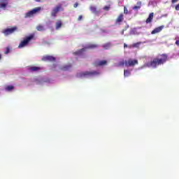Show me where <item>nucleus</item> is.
<instances>
[{
    "label": "nucleus",
    "instance_id": "f257e3e1",
    "mask_svg": "<svg viewBox=\"0 0 179 179\" xmlns=\"http://www.w3.org/2000/svg\"><path fill=\"white\" fill-rule=\"evenodd\" d=\"M169 61V55L167 54H162L155 57L150 62H148L144 64V66L148 68H157L160 65H164Z\"/></svg>",
    "mask_w": 179,
    "mask_h": 179
},
{
    "label": "nucleus",
    "instance_id": "f03ea898",
    "mask_svg": "<svg viewBox=\"0 0 179 179\" xmlns=\"http://www.w3.org/2000/svg\"><path fill=\"white\" fill-rule=\"evenodd\" d=\"M100 72L97 71H83L77 74L78 78H93V76H99Z\"/></svg>",
    "mask_w": 179,
    "mask_h": 179
},
{
    "label": "nucleus",
    "instance_id": "7ed1b4c3",
    "mask_svg": "<svg viewBox=\"0 0 179 179\" xmlns=\"http://www.w3.org/2000/svg\"><path fill=\"white\" fill-rule=\"evenodd\" d=\"M31 40H34V34H31L28 36H26L22 41L20 42L18 45V48H23L26 47L31 41Z\"/></svg>",
    "mask_w": 179,
    "mask_h": 179
},
{
    "label": "nucleus",
    "instance_id": "20e7f679",
    "mask_svg": "<svg viewBox=\"0 0 179 179\" xmlns=\"http://www.w3.org/2000/svg\"><path fill=\"white\" fill-rule=\"evenodd\" d=\"M64 7H62V4L59 3L55 7H54L51 11L52 17H57V15L59 12H63Z\"/></svg>",
    "mask_w": 179,
    "mask_h": 179
},
{
    "label": "nucleus",
    "instance_id": "39448f33",
    "mask_svg": "<svg viewBox=\"0 0 179 179\" xmlns=\"http://www.w3.org/2000/svg\"><path fill=\"white\" fill-rule=\"evenodd\" d=\"M40 10H41V7H36L32 9L31 10L28 11L25 14V18L33 17L36 15V13H38V12H40Z\"/></svg>",
    "mask_w": 179,
    "mask_h": 179
},
{
    "label": "nucleus",
    "instance_id": "423d86ee",
    "mask_svg": "<svg viewBox=\"0 0 179 179\" xmlns=\"http://www.w3.org/2000/svg\"><path fill=\"white\" fill-rule=\"evenodd\" d=\"M139 62H138V59H129L127 60L124 61V66H126L127 68L129 66L134 67L135 65H138Z\"/></svg>",
    "mask_w": 179,
    "mask_h": 179
},
{
    "label": "nucleus",
    "instance_id": "0eeeda50",
    "mask_svg": "<svg viewBox=\"0 0 179 179\" xmlns=\"http://www.w3.org/2000/svg\"><path fill=\"white\" fill-rule=\"evenodd\" d=\"M16 30H17V27H13L11 28L4 29L3 33L6 36H9L10 34H13Z\"/></svg>",
    "mask_w": 179,
    "mask_h": 179
},
{
    "label": "nucleus",
    "instance_id": "6e6552de",
    "mask_svg": "<svg viewBox=\"0 0 179 179\" xmlns=\"http://www.w3.org/2000/svg\"><path fill=\"white\" fill-rule=\"evenodd\" d=\"M57 60V59L55 57L52 56H50V55H46V56H43L42 57V61L45 62H55V61Z\"/></svg>",
    "mask_w": 179,
    "mask_h": 179
},
{
    "label": "nucleus",
    "instance_id": "1a4fd4ad",
    "mask_svg": "<svg viewBox=\"0 0 179 179\" xmlns=\"http://www.w3.org/2000/svg\"><path fill=\"white\" fill-rule=\"evenodd\" d=\"M124 22V13H120L115 21V24H121Z\"/></svg>",
    "mask_w": 179,
    "mask_h": 179
},
{
    "label": "nucleus",
    "instance_id": "9d476101",
    "mask_svg": "<svg viewBox=\"0 0 179 179\" xmlns=\"http://www.w3.org/2000/svg\"><path fill=\"white\" fill-rule=\"evenodd\" d=\"M94 66H103L104 65H107L106 60H101V61H96L94 63Z\"/></svg>",
    "mask_w": 179,
    "mask_h": 179
},
{
    "label": "nucleus",
    "instance_id": "9b49d317",
    "mask_svg": "<svg viewBox=\"0 0 179 179\" xmlns=\"http://www.w3.org/2000/svg\"><path fill=\"white\" fill-rule=\"evenodd\" d=\"M163 29H164V25L162 26H159L158 27H156L155 29H154L152 31H151V34H156L157 33H160V31H162V30H163Z\"/></svg>",
    "mask_w": 179,
    "mask_h": 179
},
{
    "label": "nucleus",
    "instance_id": "f8f14e48",
    "mask_svg": "<svg viewBox=\"0 0 179 179\" xmlns=\"http://www.w3.org/2000/svg\"><path fill=\"white\" fill-rule=\"evenodd\" d=\"M153 17H155V13H150L148 15V17L145 20V22L147 23V24L149 23H152L153 20Z\"/></svg>",
    "mask_w": 179,
    "mask_h": 179
},
{
    "label": "nucleus",
    "instance_id": "ddd939ff",
    "mask_svg": "<svg viewBox=\"0 0 179 179\" xmlns=\"http://www.w3.org/2000/svg\"><path fill=\"white\" fill-rule=\"evenodd\" d=\"M86 51V48H82L73 52L74 55H82Z\"/></svg>",
    "mask_w": 179,
    "mask_h": 179
},
{
    "label": "nucleus",
    "instance_id": "4468645a",
    "mask_svg": "<svg viewBox=\"0 0 179 179\" xmlns=\"http://www.w3.org/2000/svg\"><path fill=\"white\" fill-rule=\"evenodd\" d=\"M142 6V1H137V6H134L133 7V10H138V9H141Z\"/></svg>",
    "mask_w": 179,
    "mask_h": 179
},
{
    "label": "nucleus",
    "instance_id": "2eb2a0df",
    "mask_svg": "<svg viewBox=\"0 0 179 179\" xmlns=\"http://www.w3.org/2000/svg\"><path fill=\"white\" fill-rule=\"evenodd\" d=\"M1 2H4V3H0V9H5L6 8V6H8V0L7 1H3V0H1Z\"/></svg>",
    "mask_w": 179,
    "mask_h": 179
},
{
    "label": "nucleus",
    "instance_id": "dca6fc26",
    "mask_svg": "<svg viewBox=\"0 0 179 179\" xmlns=\"http://www.w3.org/2000/svg\"><path fill=\"white\" fill-rule=\"evenodd\" d=\"M72 68V64H68L61 68L62 71H69Z\"/></svg>",
    "mask_w": 179,
    "mask_h": 179
},
{
    "label": "nucleus",
    "instance_id": "f3484780",
    "mask_svg": "<svg viewBox=\"0 0 179 179\" xmlns=\"http://www.w3.org/2000/svg\"><path fill=\"white\" fill-rule=\"evenodd\" d=\"M40 69H41V68H40L38 66L29 67V71H31V72H37V71H40Z\"/></svg>",
    "mask_w": 179,
    "mask_h": 179
},
{
    "label": "nucleus",
    "instance_id": "a211bd4d",
    "mask_svg": "<svg viewBox=\"0 0 179 179\" xmlns=\"http://www.w3.org/2000/svg\"><path fill=\"white\" fill-rule=\"evenodd\" d=\"M62 27V22L61 20H59L56 22V30H58Z\"/></svg>",
    "mask_w": 179,
    "mask_h": 179
},
{
    "label": "nucleus",
    "instance_id": "6ab92c4d",
    "mask_svg": "<svg viewBox=\"0 0 179 179\" xmlns=\"http://www.w3.org/2000/svg\"><path fill=\"white\" fill-rule=\"evenodd\" d=\"M124 78H128V76H131V71L124 70Z\"/></svg>",
    "mask_w": 179,
    "mask_h": 179
},
{
    "label": "nucleus",
    "instance_id": "aec40b11",
    "mask_svg": "<svg viewBox=\"0 0 179 179\" xmlns=\"http://www.w3.org/2000/svg\"><path fill=\"white\" fill-rule=\"evenodd\" d=\"M90 9L92 13H99V10H97V8H96V6H91Z\"/></svg>",
    "mask_w": 179,
    "mask_h": 179
},
{
    "label": "nucleus",
    "instance_id": "412c9836",
    "mask_svg": "<svg viewBox=\"0 0 179 179\" xmlns=\"http://www.w3.org/2000/svg\"><path fill=\"white\" fill-rule=\"evenodd\" d=\"M97 47H99L98 45H96V44H89L86 48H88V49H93V48H97Z\"/></svg>",
    "mask_w": 179,
    "mask_h": 179
},
{
    "label": "nucleus",
    "instance_id": "4be33fe9",
    "mask_svg": "<svg viewBox=\"0 0 179 179\" xmlns=\"http://www.w3.org/2000/svg\"><path fill=\"white\" fill-rule=\"evenodd\" d=\"M103 48H104V50H108V48H110V47H111V43H105L104 45H103Z\"/></svg>",
    "mask_w": 179,
    "mask_h": 179
},
{
    "label": "nucleus",
    "instance_id": "5701e85b",
    "mask_svg": "<svg viewBox=\"0 0 179 179\" xmlns=\"http://www.w3.org/2000/svg\"><path fill=\"white\" fill-rule=\"evenodd\" d=\"M13 89H15V87H13V85H8L7 87H6V90L7 92H10L11 90H13Z\"/></svg>",
    "mask_w": 179,
    "mask_h": 179
},
{
    "label": "nucleus",
    "instance_id": "b1692460",
    "mask_svg": "<svg viewBox=\"0 0 179 179\" xmlns=\"http://www.w3.org/2000/svg\"><path fill=\"white\" fill-rule=\"evenodd\" d=\"M36 29L38 30V31H44V27L41 24H39L36 27Z\"/></svg>",
    "mask_w": 179,
    "mask_h": 179
},
{
    "label": "nucleus",
    "instance_id": "393cba45",
    "mask_svg": "<svg viewBox=\"0 0 179 179\" xmlns=\"http://www.w3.org/2000/svg\"><path fill=\"white\" fill-rule=\"evenodd\" d=\"M141 42H138V43H134V44L132 45V47H133L134 48H138L139 47V45H141Z\"/></svg>",
    "mask_w": 179,
    "mask_h": 179
},
{
    "label": "nucleus",
    "instance_id": "a878e982",
    "mask_svg": "<svg viewBox=\"0 0 179 179\" xmlns=\"http://www.w3.org/2000/svg\"><path fill=\"white\" fill-rule=\"evenodd\" d=\"M124 65H125V61L122 60V61L119 62L117 66H124Z\"/></svg>",
    "mask_w": 179,
    "mask_h": 179
},
{
    "label": "nucleus",
    "instance_id": "bb28decb",
    "mask_svg": "<svg viewBox=\"0 0 179 179\" xmlns=\"http://www.w3.org/2000/svg\"><path fill=\"white\" fill-rule=\"evenodd\" d=\"M111 7L110 6V5L109 6H105L104 7H103V10H106V11H108V10H110V8Z\"/></svg>",
    "mask_w": 179,
    "mask_h": 179
},
{
    "label": "nucleus",
    "instance_id": "cd10ccee",
    "mask_svg": "<svg viewBox=\"0 0 179 179\" xmlns=\"http://www.w3.org/2000/svg\"><path fill=\"white\" fill-rule=\"evenodd\" d=\"M10 52V49L9 48H6V51L4 52V54H9Z\"/></svg>",
    "mask_w": 179,
    "mask_h": 179
},
{
    "label": "nucleus",
    "instance_id": "c85d7f7f",
    "mask_svg": "<svg viewBox=\"0 0 179 179\" xmlns=\"http://www.w3.org/2000/svg\"><path fill=\"white\" fill-rule=\"evenodd\" d=\"M124 15H128V8H127L125 6L124 7Z\"/></svg>",
    "mask_w": 179,
    "mask_h": 179
},
{
    "label": "nucleus",
    "instance_id": "c756f323",
    "mask_svg": "<svg viewBox=\"0 0 179 179\" xmlns=\"http://www.w3.org/2000/svg\"><path fill=\"white\" fill-rule=\"evenodd\" d=\"M82 19H83V17L82 15H79L78 20L80 21V20H82Z\"/></svg>",
    "mask_w": 179,
    "mask_h": 179
},
{
    "label": "nucleus",
    "instance_id": "7c9ffc66",
    "mask_svg": "<svg viewBox=\"0 0 179 179\" xmlns=\"http://www.w3.org/2000/svg\"><path fill=\"white\" fill-rule=\"evenodd\" d=\"M176 10H179V3L175 7Z\"/></svg>",
    "mask_w": 179,
    "mask_h": 179
},
{
    "label": "nucleus",
    "instance_id": "2f4dec72",
    "mask_svg": "<svg viewBox=\"0 0 179 179\" xmlns=\"http://www.w3.org/2000/svg\"><path fill=\"white\" fill-rule=\"evenodd\" d=\"M78 6H79V3H74V5H73V8H76V7Z\"/></svg>",
    "mask_w": 179,
    "mask_h": 179
},
{
    "label": "nucleus",
    "instance_id": "473e14b6",
    "mask_svg": "<svg viewBox=\"0 0 179 179\" xmlns=\"http://www.w3.org/2000/svg\"><path fill=\"white\" fill-rule=\"evenodd\" d=\"M178 0H172L171 2L172 3H176V2H178Z\"/></svg>",
    "mask_w": 179,
    "mask_h": 179
},
{
    "label": "nucleus",
    "instance_id": "72a5a7b5",
    "mask_svg": "<svg viewBox=\"0 0 179 179\" xmlns=\"http://www.w3.org/2000/svg\"><path fill=\"white\" fill-rule=\"evenodd\" d=\"M127 47H128V45H127V43L124 44V48H127Z\"/></svg>",
    "mask_w": 179,
    "mask_h": 179
},
{
    "label": "nucleus",
    "instance_id": "f704fd0d",
    "mask_svg": "<svg viewBox=\"0 0 179 179\" xmlns=\"http://www.w3.org/2000/svg\"><path fill=\"white\" fill-rule=\"evenodd\" d=\"M36 2H41L40 0H34Z\"/></svg>",
    "mask_w": 179,
    "mask_h": 179
},
{
    "label": "nucleus",
    "instance_id": "c9c22d12",
    "mask_svg": "<svg viewBox=\"0 0 179 179\" xmlns=\"http://www.w3.org/2000/svg\"><path fill=\"white\" fill-rule=\"evenodd\" d=\"M2 59V55L0 54V61Z\"/></svg>",
    "mask_w": 179,
    "mask_h": 179
},
{
    "label": "nucleus",
    "instance_id": "e433bc0d",
    "mask_svg": "<svg viewBox=\"0 0 179 179\" xmlns=\"http://www.w3.org/2000/svg\"><path fill=\"white\" fill-rule=\"evenodd\" d=\"M125 29H123V31H122V34H124V31Z\"/></svg>",
    "mask_w": 179,
    "mask_h": 179
},
{
    "label": "nucleus",
    "instance_id": "4c0bfd02",
    "mask_svg": "<svg viewBox=\"0 0 179 179\" xmlns=\"http://www.w3.org/2000/svg\"><path fill=\"white\" fill-rule=\"evenodd\" d=\"M129 27V26L127 25V28Z\"/></svg>",
    "mask_w": 179,
    "mask_h": 179
},
{
    "label": "nucleus",
    "instance_id": "58836bf2",
    "mask_svg": "<svg viewBox=\"0 0 179 179\" xmlns=\"http://www.w3.org/2000/svg\"><path fill=\"white\" fill-rule=\"evenodd\" d=\"M3 1H8V0H3Z\"/></svg>",
    "mask_w": 179,
    "mask_h": 179
}]
</instances>
